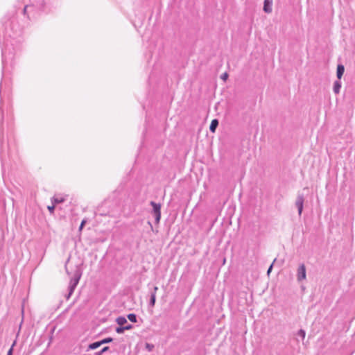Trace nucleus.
<instances>
[{
    "mask_svg": "<svg viewBox=\"0 0 355 355\" xmlns=\"http://www.w3.org/2000/svg\"><path fill=\"white\" fill-rule=\"evenodd\" d=\"M228 74L226 72L221 75V79H223V80H226Z\"/></svg>",
    "mask_w": 355,
    "mask_h": 355,
    "instance_id": "nucleus-22",
    "label": "nucleus"
},
{
    "mask_svg": "<svg viewBox=\"0 0 355 355\" xmlns=\"http://www.w3.org/2000/svg\"><path fill=\"white\" fill-rule=\"evenodd\" d=\"M263 11L266 13H270L272 12V1L271 0H264L263 3Z\"/></svg>",
    "mask_w": 355,
    "mask_h": 355,
    "instance_id": "nucleus-6",
    "label": "nucleus"
},
{
    "mask_svg": "<svg viewBox=\"0 0 355 355\" xmlns=\"http://www.w3.org/2000/svg\"><path fill=\"white\" fill-rule=\"evenodd\" d=\"M47 208H48L49 212L52 214V213H53L54 209H55V205L53 204L51 206H48Z\"/></svg>",
    "mask_w": 355,
    "mask_h": 355,
    "instance_id": "nucleus-21",
    "label": "nucleus"
},
{
    "mask_svg": "<svg viewBox=\"0 0 355 355\" xmlns=\"http://www.w3.org/2000/svg\"><path fill=\"white\" fill-rule=\"evenodd\" d=\"M16 51L15 49L6 44L4 49H2V65L3 69L6 67L7 64L12 65L15 58Z\"/></svg>",
    "mask_w": 355,
    "mask_h": 355,
    "instance_id": "nucleus-1",
    "label": "nucleus"
},
{
    "mask_svg": "<svg viewBox=\"0 0 355 355\" xmlns=\"http://www.w3.org/2000/svg\"><path fill=\"white\" fill-rule=\"evenodd\" d=\"M340 88H341V82H340V80L338 79V80H336V81L334 82V87H333L334 92L336 94H339L340 90Z\"/></svg>",
    "mask_w": 355,
    "mask_h": 355,
    "instance_id": "nucleus-8",
    "label": "nucleus"
},
{
    "mask_svg": "<svg viewBox=\"0 0 355 355\" xmlns=\"http://www.w3.org/2000/svg\"><path fill=\"white\" fill-rule=\"evenodd\" d=\"M218 119H213L211 122V124L209 125V130L211 132H215L218 125Z\"/></svg>",
    "mask_w": 355,
    "mask_h": 355,
    "instance_id": "nucleus-9",
    "label": "nucleus"
},
{
    "mask_svg": "<svg viewBox=\"0 0 355 355\" xmlns=\"http://www.w3.org/2000/svg\"><path fill=\"white\" fill-rule=\"evenodd\" d=\"M123 327L120 326L116 328V331L118 334H123L124 332Z\"/></svg>",
    "mask_w": 355,
    "mask_h": 355,
    "instance_id": "nucleus-17",
    "label": "nucleus"
},
{
    "mask_svg": "<svg viewBox=\"0 0 355 355\" xmlns=\"http://www.w3.org/2000/svg\"><path fill=\"white\" fill-rule=\"evenodd\" d=\"M132 328V324H128V325H126V326L123 327V329L124 330H129V329H131Z\"/></svg>",
    "mask_w": 355,
    "mask_h": 355,
    "instance_id": "nucleus-24",
    "label": "nucleus"
},
{
    "mask_svg": "<svg viewBox=\"0 0 355 355\" xmlns=\"http://www.w3.org/2000/svg\"><path fill=\"white\" fill-rule=\"evenodd\" d=\"M26 8H27V6H26V7L24 8V12H26Z\"/></svg>",
    "mask_w": 355,
    "mask_h": 355,
    "instance_id": "nucleus-28",
    "label": "nucleus"
},
{
    "mask_svg": "<svg viewBox=\"0 0 355 355\" xmlns=\"http://www.w3.org/2000/svg\"><path fill=\"white\" fill-rule=\"evenodd\" d=\"M112 340H113V339L112 338L108 337V338L101 340V344L103 345V344L111 343Z\"/></svg>",
    "mask_w": 355,
    "mask_h": 355,
    "instance_id": "nucleus-16",
    "label": "nucleus"
},
{
    "mask_svg": "<svg viewBox=\"0 0 355 355\" xmlns=\"http://www.w3.org/2000/svg\"><path fill=\"white\" fill-rule=\"evenodd\" d=\"M297 280L302 281L306 278V268L304 264H301L297 270Z\"/></svg>",
    "mask_w": 355,
    "mask_h": 355,
    "instance_id": "nucleus-5",
    "label": "nucleus"
},
{
    "mask_svg": "<svg viewBox=\"0 0 355 355\" xmlns=\"http://www.w3.org/2000/svg\"><path fill=\"white\" fill-rule=\"evenodd\" d=\"M155 302H156V296L155 295V293H150L149 305L152 307L154 306Z\"/></svg>",
    "mask_w": 355,
    "mask_h": 355,
    "instance_id": "nucleus-12",
    "label": "nucleus"
},
{
    "mask_svg": "<svg viewBox=\"0 0 355 355\" xmlns=\"http://www.w3.org/2000/svg\"><path fill=\"white\" fill-rule=\"evenodd\" d=\"M101 345H102L101 340L94 342V343H91L89 345V349H96L98 347H99Z\"/></svg>",
    "mask_w": 355,
    "mask_h": 355,
    "instance_id": "nucleus-10",
    "label": "nucleus"
},
{
    "mask_svg": "<svg viewBox=\"0 0 355 355\" xmlns=\"http://www.w3.org/2000/svg\"><path fill=\"white\" fill-rule=\"evenodd\" d=\"M150 205L153 207V214L155 216V220L157 223H159L161 218V205L156 203L154 201H151Z\"/></svg>",
    "mask_w": 355,
    "mask_h": 355,
    "instance_id": "nucleus-3",
    "label": "nucleus"
},
{
    "mask_svg": "<svg viewBox=\"0 0 355 355\" xmlns=\"http://www.w3.org/2000/svg\"><path fill=\"white\" fill-rule=\"evenodd\" d=\"M272 266H273V263L270 266V267L268 268V271H267V273L269 274L271 270H272Z\"/></svg>",
    "mask_w": 355,
    "mask_h": 355,
    "instance_id": "nucleus-26",
    "label": "nucleus"
},
{
    "mask_svg": "<svg viewBox=\"0 0 355 355\" xmlns=\"http://www.w3.org/2000/svg\"><path fill=\"white\" fill-rule=\"evenodd\" d=\"M128 319L132 322H137V315L135 313H129L127 316Z\"/></svg>",
    "mask_w": 355,
    "mask_h": 355,
    "instance_id": "nucleus-13",
    "label": "nucleus"
},
{
    "mask_svg": "<svg viewBox=\"0 0 355 355\" xmlns=\"http://www.w3.org/2000/svg\"><path fill=\"white\" fill-rule=\"evenodd\" d=\"M81 272L79 270V269L77 268L73 274V276L71 278L69 285V293L68 295L66 296L67 299H69L73 293L76 286L79 282Z\"/></svg>",
    "mask_w": 355,
    "mask_h": 355,
    "instance_id": "nucleus-2",
    "label": "nucleus"
},
{
    "mask_svg": "<svg viewBox=\"0 0 355 355\" xmlns=\"http://www.w3.org/2000/svg\"><path fill=\"white\" fill-rule=\"evenodd\" d=\"M87 223V220L85 219L83 220L80 225V227H79V231H82L83 227L85 226V223Z\"/></svg>",
    "mask_w": 355,
    "mask_h": 355,
    "instance_id": "nucleus-19",
    "label": "nucleus"
},
{
    "mask_svg": "<svg viewBox=\"0 0 355 355\" xmlns=\"http://www.w3.org/2000/svg\"><path fill=\"white\" fill-rule=\"evenodd\" d=\"M63 201H64V199L62 198H53V199H52L53 204H54V205L61 203Z\"/></svg>",
    "mask_w": 355,
    "mask_h": 355,
    "instance_id": "nucleus-15",
    "label": "nucleus"
},
{
    "mask_svg": "<svg viewBox=\"0 0 355 355\" xmlns=\"http://www.w3.org/2000/svg\"><path fill=\"white\" fill-rule=\"evenodd\" d=\"M3 119V113L0 112V123H2Z\"/></svg>",
    "mask_w": 355,
    "mask_h": 355,
    "instance_id": "nucleus-27",
    "label": "nucleus"
},
{
    "mask_svg": "<svg viewBox=\"0 0 355 355\" xmlns=\"http://www.w3.org/2000/svg\"><path fill=\"white\" fill-rule=\"evenodd\" d=\"M345 72V67L343 64H339L337 66L336 76L338 79L340 80Z\"/></svg>",
    "mask_w": 355,
    "mask_h": 355,
    "instance_id": "nucleus-7",
    "label": "nucleus"
},
{
    "mask_svg": "<svg viewBox=\"0 0 355 355\" xmlns=\"http://www.w3.org/2000/svg\"><path fill=\"white\" fill-rule=\"evenodd\" d=\"M297 336H298L299 337H300L302 340H304V338H305V336H306V332H305V331H304V330H303V329H300V330L297 331Z\"/></svg>",
    "mask_w": 355,
    "mask_h": 355,
    "instance_id": "nucleus-14",
    "label": "nucleus"
},
{
    "mask_svg": "<svg viewBox=\"0 0 355 355\" xmlns=\"http://www.w3.org/2000/svg\"><path fill=\"white\" fill-rule=\"evenodd\" d=\"M157 290H158V287L157 286H154L153 287V291L151 292V293H155V295L156 296V293H157Z\"/></svg>",
    "mask_w": 355,
    "mask_h": 355,
    "instance_id": "nucleus-25",
    "label": "nucleus"
},
{
    "mask_svg": "<svg viewBox=\"0 0 355 355\" xmlns=\"http://www.w3.org/2000/svg\"><path fill=\"white\" fill-rule=\"evenodd\" d=\"M304 198L303 194H298L295 200V206L298 210L299 216H301L304 207Z\"/></svg>",
    "mask_w": 355,
    "mask_h": 355,
    "instance_id": "nucleus-4",
    "label": "nucleus"
},
{
    "mask_svg": "<svg viewBox=\"0 0 355 355\" xmlns=\"http://www.w3.org/2000/svg\"><path fill=\"white\" fill-rule=\"evenodd\" d=\"M116 322L119 325L123 326L125 323H127V320L125 317L120 316L116 318Z\"/></svg>",
    "mask_w": 355,
    "mask_h": 355,
    "instance_id": "nucleus-11",
    "label": "nucleus"
},
{
    "mask_svg": "<svg viewBox=\"0 0 355 355\" xmlns=\"http://www.w3.org/2000/svg\"><path fill=\"white\" fill-rule=\"evenodd\" d=\"M15 343H16V342L15 341L13 343V344L12 345L11 347L10 348V349L8 350V352L7 353V355H12V354L13 347L15 345Z\"/></svg>",
    "mask_w": 355,
    "mask_h": 355,
    "instance_id": "nucleus-20",
    "label": "nucleus"
},
{
    "mask_svg": "<svg viewBox=\"0 0 355 355\" xmlns=\"http://www.w3.org/2000/svg\"><path fill=\"white\" fill-rule=\"evenodd\" d=\"M154 346L151 344L147 343L146 344V348L148 349V351H151L153 349Z\"/></svg>",
    "mask_w": 355,
    "mask_h": 355,
    "instance_id": "nucleus-23",
    "label": "nucleus"
},
{
    "mask_svg": "<svg viewBox=\"0 0 355 355\" xmlns=\"http://www.w3.org/2000/svg\"><path fill=\"white\" fill-rule=\"evenodd\" d=\"M110 347L108 346L104 347L98 353L97 355H101L103 353L108 351Z\"/></svg>",
    "mask_w": 355,
    "mask_h": 355,
    "instance_id": "nucleus-18",
    "label": "nucleus"
}]
</instances>
